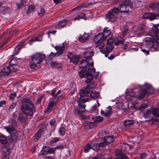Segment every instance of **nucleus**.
I'll use <instances>...</instances> for the list:
<instances>
[{
    "mask_svg": "<svg viewBox=\"0 0 159 159\" xmlns=\"http://www.w3.org/2000/svg\"><path fill=\"white\" fill-rule=\"evenodd\" d=\"M89 93L88 91L86 89H82L80 90L79 93L80 97L78 98L77 101L78 106L75 111V114L82 115L85 112L86 105L84 104L88 101V98L82 97L87 96Z\"/></svg>",
    "mask_w": 159,
    "mask_h": 159,
    "instance_id": "1",
    "label": "nucleus"
},
{
    "mask_svg": "<svg viewBox=\"0 0 159 159\" xmlns=\"http://www.w3.org/2000/svg\"><path fill=\"white\" fill-rule=\"evenodd\" d=\"M21 109L23 113L28 116H32L36 112L35 108L32 102L30 99L24 98L21 101Z\"/></svg>",
    "mask_w": 159,
    "mask_h": 159,
    "instance_id": "2",
    "label": "nucleus"
},
{
    "mask_svg": "<svg viewBox=\"0 0 159 159\" xmlns=\"http://www.w3.org/2000/svg\"><path fill=\"white\" fill-rule=\"evenodd\" d=\"M30 66L33 69H35L37 67V65L39 64L45 57V56L41 53H37L33 54L30 57Z\"/></svg>",
    "mask_w": 159,
    "mask_h": 159,
    "instance_id": "3",
    "label": "nucleus"
},
{
    "mask_svg": "<svg viewBox=\"0 0 159 159\" xmlns=\"http://www.w3.org/2000/svg\"><path fill=\"white\" fill-rule=\"evenodd\" d=\"M4 129L10 134L8 140L9 142L15 144L18 140V133L16 129L14 128L7 127H4Z\"/></svg>",
    "mask_w": 159,
    "mask_h": 159,
    "instance_id": "4",
    "label": "nucleus"
},
{
    "mask_svg": "<svg viewBox=\"0 0 159 159\" xmlns=\"http://www.w3.org/2000/svg\"><path fill=\"white\" fill-rule=\"evenodd\" d=\"M106 40L105 37H103L102 33H99L98 34L95 35L94 37L93 41L94 43L98 44L96 47L100 49V51L102 52V49L105 45L104 42Z\"/></svg>",
    "mask_w": 159,
    "mask_h": 159,
    "instance_id": "5",
    "label": "nucleus"
},
{
    "mask_svg": "<svg viewBox=\"0 0 159 159\" xmlns=\"http://www.w3.org/2000/svg\"><path fill=\"white\" fill-rule=\"evenodd\" d=\"M115 40L110 37L107 41V45L106 47L102 52L105 54V57H107L108 56V54L112 50L113 48L112 43L115 44Z\"/></svg>",
    "mask_w": 159,
    "mask_h": 159,
    "instance_id": "6",
    "label": "nucleus"
},
{
    "mask_svg": "<svg viewBox=\"0 0 159 159\" xmlns=\"http://www.w3.org/2000/svg\"><path fill=\"white\" fill-rule=\"evenodd\" d=\"M147 43L144 45H142L141 47V50L146 55H148L149 54V51L150 49L152 48L154 51H158V50L155 47L153 46L152 43H151L150 41H146Z\"/></svg>",
    "mask_w": 159,
    "mask_h": 159,
    "instance_id": "7",
    "label": "nucleus"
},
{
    "mask_svg": "<svg viewBox=\"0 0 159 159\" xmlns=\"http://www.w3.org/2000/svg\"><path fill=\"white\" fill-rule=\"evenodd\" d=\"M57 101L56 99L54 98L51 101L49 102L47 108L44 111L45 113L48 114L50 111H52L53 108L56 106Z\"/></svg>",
    "mask_w": 159,
    "mask_h": 159,
    "instance_id": "8",
    "label": "nucleus"
},
{
    "mask_svg": "<svg viewBox=\"0 0 159 159\" xmlns=\"http://www.w3.org/2000/svg\"><path fill=\"white\" fill-rule=\"evenodd\" d=\"M67 56L71 62L75 64H77L79 61L80 58L78 56L73 55L71 53H68Z\"/></svg>",
    "mask_w": 159,
    "mask_h": 159,
    "instance_id": "9",
    "label": "nucleus"
},
{
    "mask_svg": "<svg viewBox=\"0 0 159 159\" xmlns=\"http://www.w3.org/2000/svg\"><path fill=\"white\" fill-rule=\"evenodd\" d=\"M27 116L28 115L24 113L20 114L18 116V120L19 121L21 124H25L28 122V120Z\"/></svg>",
    "mask_w": 159,
    "mask_h": 159,
    "instance_id": "10",
    "label": "nucleus"
},
{
    "mask_svg": "<svg viewBox=\"0 0 159 159\" xmlns=\"http://www.w3.org/2000/svg\"><path fill=\"white\" fill-rule=\"evenodd\" d=\"M67 22V21L66 19L58 22L55 23L54 25L55 28L56 29H60L66 27V23Z\"/></svg>",
    "mask_w": 159,
    "mask_h": 159,
    "instance_id": "11",
    "label": "nucleus"
},
{
    "mask_svg": "<svg viewBox=\"0 0 159 159\" xmlns=\"http://www.w3.org/2000/svg\"><path fill=\"white\" fill-rule=\"evenodd\" d=\"M117 16L115 14L111 11H108L106 15V17L110 21L114 22L116 19Z\"/></svg>",
    "mask_w": 159,
    "mask_h": 159,
    "instance_id": "12",
    "label": "nucleus"
},
{
    "mask_svg": "<svg viewBox=\"0 0 159 159\" xmlns=\"http://www.w3.org/2000/svg\"><path fill=\"white\" fill-rule=\"evenodd\" d=\"M111 107L109 106L107 107L105 111L102 110L101 111V114L102 116L109 117L111 116Z\"/></svg>",
    "mask_w": 159,
    "mask_h": 159,
    "instance_id": "13",
    "label": "nucleus"
},
{
    "mask_svg": "<svg viewBox=\"0 0 159 159\" xmlns=\"http://www.w3.org/2000/svg\"><path fill=\"white\" fill-rule=\"evenodd\" d=\"M118 7L119 8L120 13L122 14L123 13H128L129 12L131 11L127 9V7L123 3L119 6Z\"/></svg>",
    "mask_w": 159,
    "mask_h": 159,
    "instance_id": "14",
    "label": "nucleus"
},
{
    "mask_svg": "<svg viewBox=\"0 0 159 159\" xmlns=\"http://www.w3.org/2000/svg\"><path fill=\"white\" fill-rule=\"evenodd\" d=\"M61 46H57L54 47L55 48L57 51V56L62 54L65 50V47L64 43H62Z\"/></svg>",
    "mask_w": 159,
    "mask_h": 159,
    "instance_id": "15",
    "label": "nucleus"
},
{
    "mask_svg": "<svg viewBox=\"0 0 159 159\" xmlns=\"http://www.w3.org/2000/svg\"><path fill=\"white\" fill-rule=\"evenodd\" d=\"M145 41H150L151 43H156L159 44V37L158 36H156L154 38L146 37L144 39Z\"/></svg>",
    "mask_w": 159,
    "mask_h": 159,
    "instance_id": "16",
    "label": "nucleus"
},
{
    "mask_svg": "<svg viewBox=\"0 0 159 159\" xmlns=\"http://www.w3.org/2000/svg\"><path fill=\"white\" fill-rule=\"evenodd\" d=\"M91 149H92L96 151V149L94 146V143L91 144L87 143L86 144L84 148V151L85 153H87L89 152Z\"/></svg>",
    "mask_w": 159,
    "mask_h": 159,
    "instance_id": "17",
    "label": "nucleus"
},
{
    "mask_svg": "<svg viewBox=\"0 0 159 159\" xmlns=\"http://www.w3.org/2000/svg\"><path fill=\"white\" fill-rule=\"evenodd\" d=\"M148 93V88H146L140 90L139 92V96L137 97L138 98L142 99Z\"/></svg>",
    "mask_w": 159,
    "mask_h": 159,
    "instance_id": "18",
    "label": "nucleus"
},
{
    "mask_svg": "<svg viewBox=\"0 0 159 159\" xmlns=\"http://www.w3.org/2000/svg\"><path fill=\"white\" fill-rule=\"evenodd\" d=\"M94 145L96 149V151H97L99 149L101 148L105 147L107 145V143H106L103 139V142L100 143H94Z\"/></svg>",
    "mask_w": 159,
    "mask_h": 159,
    "instance_id": "19",
    "label": "nucleus"
},
{
    "mask_svg": "<svg viewBox=\"0 0 159 159\" xmlns=\"http://www.w3.org/2000/svg\"><path fill=\"white\" fill-rule=\"evenodd\" d=\"M89 37V34L84 33L83 35L80 34L78 37V40L80 42H84L87 41Z\"/></svg>",
    "mask_w": 159,
    "mask_h": 159,
    "instance_id": "20",
    "label": "nucleus"
},
{
    "mask_svg": "<svg viewBox=\"0 0 159 159\" xmlns=\"http://www.w3.org/2000/svg\"><path fill=\"white\" fill-rule=\"evenodd\" d=\"M86 58L85 57H83L80 62V66L82 68H85L89 64V62L86 60Z\"/></svg>",
    "mask_w": 159,
    "mask_h": 159,
    "instance_id": "21",
    "label": "nucleus"
},
{
    "mask_svg": "<svg viewBox=\"0 0 159 159\" xmlns=\"http://www.w3.org/2000/svg\"><path fill=\"white\" fill-rule=\"evenodd\" d=\"M93 74H95L92 72H88L86 76L87 80L85 82L87 84L89 83L93 79Z\"/></svg>",
    "mask_w": 159,
    "mask_h": 159,
    "instance_id": "22",
    "label": "nucleus"
},
{
    "mask_svg": "<svg viewBox=\"0 0 159 159\" xmlns=\"http://www.w3.org/2000/svg\"><path fill=\"white\" fill-rule=\"evenodd\" d=\"M99 93L95 91H93L92 92L90 95V98L93 99H96L99 97Z\"/></svg>",
    "mask_w": 159,
    "mask_h": 159,
    "instance_id": "23",
    "label": "nucleus"
},
{
    "mask_svg": "<svg viewBox=\"0 0 159 159\" xmlns=\"http://www.w3.org/2000/svg\"><path fill=\"white\" fill-rule=\"evenodd\" d=\"M43 130L44 129L43 128H41L38 132L35 134L34 136V138L37 141L39 139Z\"/></svg>",
    "mask_w": 159,
    "mask_h": 159,
    "instance_id": "24",
    "label": "nucleus"
},
{
    "mask_svg": "<svg viewBox=\"0 0 159 159\" xmlns=\"http://www.w3.org/2000/svg\"><path fill=\"white\" fill-rule=\"evenodd\" d=\"M111 34V31L110 30L108 29V28L105 27L103 30V33L102 35H103V37H105L106 39H107V37L109 36Z\"/></svg>",
    "mask_w": 159,
    "mask_h": 159,
    "instance_id": "25",
    "label": "nucleus"
},
{
    "mask_svg": "<svg viewBox=\"0 0 159 159\" xmlns=\"http://www.w3.org/2000/svg\"><path fill=\"white\" fill-rule=\"evenodd\" d=\"M2 72L4 75H8L11 72V68H10L9 66H7L4 67L2 70Z\"/></svg>",
    "mask_w": 159,
    "mask_h": 159,
    "instance_id": "26",
    "label": "nucleus"
},
{
    "mask_svg": "<svg viewBox=\"0 0 159 159\" xmlns=\"http://www.w3.org/2000/svg\"><path fill=\"white\" fill-rule=\"evenodd\" d=\"M9 152L7 149H5L3 150L2 154V159H9Z\"/></svg>",
    "mask_w": 159,
    "mask_h": 159,
    "instance_id": "27",
    "label": "nucleus"
},
{
    "mask_svg": "<svg viewBox=\"0 0 159 159\" xmlns=\"http://www.w3.org/2000/svg\"><path fill=\"white\" fill-rule=\"evenodd\" d=\"M116 156L119 157L116 159H127L126 155L121 151H119L116 153Z\"/></svg>",
    "mask_w": 159,
    "mask_h": 159,
    "instance_id": "28",
    "label": "nucleus"
},
{
    "mask_svg": "<svg viewBox=\"0 0 159 159\" xmlns=\"http://www.w3.org/2000/svg\"><path fill=\"white\" fill-rule=\"evenodd\" d=\"M85 125L88 126L90 129L94 128L97 125L96 123L95 122H92L85 121Z\"/></svg>",
    "mask_w": 159,
    "mask_h": 159,
    "instance_id": "29",
    "label": "nucleus"
},
{
    "mask_svg": "<svg viewBox=\"0 0 159 159\" xmlns=\"http://www.w3.org/2000/svg\"><path fill=\"white\" fill-rule=\"evenodd\" d=\"M103 139L105 142L106 143L107 145L109 144L114 141L113 137L110 136H107Z\"/></svg>",
    "mask_w": 159,
    "mask_h": 159,
    "instance_id": "30",
    "label": "nucleus"
},
{
    "mask_svg": "<svg viewBox=\"0 0 159 159\" xmlns=\"http://www.w3.org/2000/svg\"><path fill=\"white\" fill-rule=\"evenodd\" d=\"M11 125L5 126V127H9L10 128L11 127L14 128L15 129H16V128L17 126V124L16 120L13 119H12L11 120Z\"/></svg>",
    "mask_w": 159,
    "mask_h": 159,
    "instance_id": "31",
    "label": "nucleus"
},
{
    "mask_svg": "<svg viewBox=\"0 0 159 159\" xmlns=\"http://www.w3.org/2000/svg\"><path fill=\"white\" fill-rule=\"evenodd\" d=\"M150 7L152 10L159 11V3H153L151 4Z\"/></svg>",
    "mask_w": 159,
    "mask_h": 159,
    "instance_id": "32",
    "label": "nucleus"
},
{
    "mask_svg": "<svg viewBox=\"0 0 159 159\" xmlns=\"http://www.w3.org/2000/svg\"><path fill=\"white\" fill-rule=\"evenodd\" d=\"M59 140V138H52L50 142V145L52 146H54L56 145V143Z\"/></svg>",
    "mask_w": 159,
    "mask_h": 159,
    "instance_id": "33",
    "label": "nucleus"
},
{
    "mask_svg": "<svg viewBox=\"0 0 159 159\" xmlns=\"http://www.w3.org/2000/svg\"><path fill=\"white\" fill-rule=\"evenodd\" d=\"M93 53L94 52L93 51H88L86 52V54H90V55L89 56H88V57H86V60L88 61V62L91 61L92 60V58L91 57L93 56Z\"/></svg>",
    "mask_w": 159,
    "mask_h": 159,
    "instance_id": "34",
    "label": "nucleus"
},
{
    "mask_svg": "<svg viewBox=\"0 0 159 159\" xmlns=\"http://www.w3.org/2000/svg\"><path fill=\"white\" fill-rule=\"evenodd\" d=\"M152 114L155 117H159V109L156 108L152 109Z\"/></svg>",
    "mask_w": 159,
    "mask_h": 159,
    "instance_id": "35",
    "label": "nucleus"
},
{
    "mask_svg": "<svg viewBox=\"0 0 159 159\" xmlns=\"http://www.w3.org/2000/svg\"><path fill=\"white\" fill-rule=\"evenodd\" d=\"M125 6L128 7L131 10L132 8V2L130 0H125L123 2V3Z\"/></svg>",
    "mask_w": 159,
    "mask_h": 159,
    "instance_id": "36",
    "label": "nucleus"
},
{
    "mask_svg": "<svg viewBox=\"0 0 159 159\" xmlns=\"http://www.w3.org/2000/svg\"><path fill=\"white\" fill-rule=\"evenodd\" d=\"M88 72H92L95 73V69L94 68L93 64H90L89 66L88 70H86Z\"/></svg>",
    "mask_w": 159,
    "mask_h": 159,
    "instance_id": "37",
    "label": "nucleus"
},
{
    "mask_svg": "<svg viewBox=\"0 0 159 159\" xmlns=\"http://www.w3.org/2000/svg\"><path fill=\"white\" fill-rule=\"evenodd\" d=\"M0 138V141L2 143L6 144L7 143V140L6 137L2 135Z\"/></svg>",
    "mask_w": 159,
    "mask_h": 159,
    "instance_id": "38",
    "label": "nucleus"
},
{
    "mask_svg": "<svg viewBox=\"0 0 159 159\" xmlns=\"http://www.w3.org/2000/svg\"><path fill=\"white\" fill-rule=\"evenodd\" d=\"M42 37L41 36H39L38 37H33L31 40L30 41V43L32 42H33L35 41H41L42 40Z\"/></svg>",
    "mask_w": 159,
    "mask_h": 159,
    "instance_id": "39",
    "label": "nucleus"
},
{
    "mask_svg": "<svg viewBox=\"0 0 159 159\" xmlns=\"http://www.w3.org/2000/svg\"><path fill=\"white\" fill-rule=\"evenodd\" d=\"M134 123L133 120H126L124 123V126H127L132 125Z\"/></svg>",
    "mask_w": 159,
    "mask_h": 159,
    "instance_id": "40",
    "label": "nucleus"
},
{
    "mask_svg": "<svg viewBox=\"0 0 159 159\" xmlns=\"http://www.w3.org/2000/svg\"><path fill=\"white\" fill-rule=\"evenodd\" d=\"M48 148L47 147L43 148L41 151L40 152V154L41 155H46L48 153Z\"/></svg>",
    "mask_w": 159,
    "mask_h": 159,
    "instance_id": "41",
    "label": "nucleus"
},
{
    "mask_svg": "<svg viewBox=\"0 0 159 159\" xmlns=\"http://www.w3.org/2000/svg\"><path fill=\"white\" fill-rule=\"evenodd\" d=\"M87 73L86 70H82L79 72V75L80 77L83 78L86 76Z\"/></svg>",
    "mask_w": 159,
    "mask_h": 159,
    "instance_id": "42",
    "label": "nucleus"
},
{
    "mask_svg": "<svg viewBox=\"0 0 159 159\" xmlns=\"http://www.w3.org/2000/svg\"><path fill=\"white\" fill-rule=\"evenodd\" d=\"M85 18V15H84L82 13H80L79 15H78L73 20H79L80 19H84Z\"/></svg>",
    "mask_w": 159,
    "mask_h": 159,
    "instance_id": "43",
    "label": "nucleus"
},
{
    "mask_svg": "<svg viewBox=\"0 0 159 159\" xmlns=\"http://www.w3.org/2000/svg\"><path fill=\"white\" fill-rule=\"evenodd\" d=\"M26 3V0H21V1L19 4H16L18 9H20L22 8L24 5Z\"/></svg>",
    "mask_w": 159,
    "mask_h": 159,
    "instance_id": "44",
    "label": "nucleus"
},
{
    "mask_svg": "<svg viewBox=\"0 0 159 159\" xmlns=\"http://www.w3.org/2000/svg\"><path fill=\"white\" fill-rule=\"evenodd\" d=\"M93 120L94 121L98 122H100L103 120V118L102 116H98L94 117Z\"/></svg>",
    "mask_w": 159,
    "mask_h": 159,
    "instance_id": "45",
    "label": "nucleus"
},
{
    "mask_svg": "<svg viewBox=\"0 0 159 159\" xmlns=\"http://www.w3.org/2000/svg\"><path fill=\"white\" fill-rule=\"evenodd\" d=\"M159 17V16L155 13H151V16L149 17V19L151 20H152L154 19H157Z\"/></svg>",
    "mask_w": 159,
    "mask_h": 159,
    "instance_id": "46",
    "label": "nucleus"
},
{
    "mask_svg": "<svg viewBox=\"0 0 159 159\" xmlns=\"http://www.w3.org/2000/svg\"><path fill=\"white\" fill-rule=\"evenodd\" d=\"M110 11L112 13L115 14L116 15V16L120 12L118 7L113 8Z\"/></svg>",
    "mask_w": 159,
    "mask_h": 159,
    "instance_id": "47",
    "label": "nucleus"
},
{
    "mask_svg": "<svg viewBox=\"0 0 159 159\" xmlns=\"http://www.w3.org/2000/svg\"><path fill=\"white\" fill-rule=\"evenodd\" d=\"M65 129L64 127L60 128L59 130V133L60 135L64 136L65 134Z\"/></svg>",
    "mask_w": 159,
    "mask_h": 159,
    "instance_id": "48",
    "label": "nucleus"
},
{
    "mask_svg": "<svg viewBox=\"0 0 159 159\" xmlns=\"http://www.w3.org/2000/svg\"><path fill=\"white\" fill-rule=\"evenodd\" d=\"M151 112L152 113V109H149L144 115V117L147 119L149 118Z\"/></svg>",
    "mask_w": 159,
    "mask_h": 159,
    "instance_id": "49",
    "label": "nucleus"
},
{
    "mask_svg": "<svg viewBox=\"0 0 159 159\" xmlns=\"http://www.w3.org/2000/svg\"><path fill=\"white\" fill-rule=\"evenodd\" d=\"M50 65L52 67L59 68L61 66L59 63L54 61L51 62Z\"/></svg>",
    "mask_w": 159,
    "mask_h": 159,
    "instance_id": "50",
    "label": "nucleus"
},
{
    "mask_svg": "<svg viewBox=\"0 0 159 159\" xmlns=\"http://www.w3.org/2000/svg\"><path fill=\"white\" fill-rule=\"evenodd\" d=\"M134 93H133V94H129V93H126V99L128 101H131L132 99V98L133 97L134 95Z\"/></svg>",
    "mask_w": 159,
    "mask_h": 159,
    "instance_id": "51",
    "label": "nucleus"
},
{
    "mask_svg": "<svg viewBox=\"0 0 159 159\" xmlns=\"http://www.w3.org/2000/svg\"><path fill=\"white\" fill-rule=\"evenodd\" d=\"M35 9L34 7L32 5H30L28 7V9L26 13L27 14H29L31 12L34 11Z\"/></svg>",
    "mask_w": 159,
    "mask_h": 159,
    "instance_id": "52",
    "label": "nucleus"
},
{
    "mask_svg": "<svg viewBox=\"0 0 159 159\" xmlns=\"http://www.w3.org/2000/svg\"><path fill=\"white\" fill-rule=\"evenodd\" d=\"M158 25V24L154 25V27L152 29V30L155 33L159 34V28L157 27Z\"/></svg>",
    "mask_w": 159,
    "mask_h": 159,
    "instance_id": "53",
    "label": "nucleus"
},
{
    "mask_svg": "<svg viewBox=\"0 0 159 159\" xmlns=\"http://www.w3.org/2000/svg\"><path fill=\"white\" fill-rule=\"evenodd\" d=\"M124 43V40L123 39H118L117 41L115 40V44L116 45H119L120 44H123Z\"/></svg>",
    "mask_w": 159,
    "mask_h": 159,
    "instance_id": "54",
    "label": "nucleus"
},
{
    "mask_svg": "<svg viewBox=\"0 0 159 159\" xmlns=\"http://www.w3.org/2000/svg\"><path fill=\"white\" fill-rule=\"evenodd\" d=\"M17 62L16 60L15 59H12L11 60L9 66H15L17 65Z\"/></svg>",
    "mask_w": 159,
    "mask_h": 159,
    "instance_id": "55",
    "label": "nucleus"
},
{
    "mask_svg": "<svg viewBox=\"0 0 159 159\" xmlns=\"http://www.w3.org/2000/svg\"><path fill=\"white\" fill-rule=\"evenodd\" d=\"M25 42H22L19 43L16 46V49H19L20 50L24 46Z\"/></svg>",
    "mask_w": 159,
    "mask_h": 159,
    "instance_id": "56",
    "label": "nucleus"
},
{
    "mask_svg": "<svg viewBox=\"0 0 159 159\" xmlns=\"http://www.w3.org/2000/svg\"><path fill=\"white\" fill-rule=\"evenodd\" d=\"M10 68H11V72H15L17 70V65L15 66H9Z\"/></svg>",
    "mask_w": 159,
    "mask_h": 159,
    "instance_id": "57",
    "label": "nucleus"
},
{
    "mask_svg": "<svg viewBox=\"0 0 159 159\" xmlns=\"http://www.w3.org/2000/svg\"><path fill=\"white\" fill-rule=\"evenodd\" d=\"M148 107L147 104L145 103H143L139 106V110H142Z\"/></svg>",
    "mask_w": 159,
    "mask_h": 159,
    "instance_id": "58",
    "label": "nucleus"
},
{
    "mask_svg": "<svg viewBox=\"0 0 159 159\" xmlns=\"http://www.w3.org/2000/svg\"><path fill=\"white\" fill-rule=\"evenodd\" d=\"M93 87L94 86H91L90 85H88L86 86L84 89H86V90L88 91V92L89 93L91 90L93 88Z\"/></svg>",
    "mask_w": 159,
    "mask_h": 159,
    "instance_id": "59",
    "label": "nucleus"
},
{
    "mask_svg": "<svg viewBox=\"0 0 159 159\" xmlns=\"http://www.w3.org/2000/svg\"><path fill=\"white\" fill-rule=\"evenodd\" d=\"M45 13V10L44 9L42 8L40 11V12L39 13V15L40 17L42 16Z\"/></svg>",
    "mask_w": 159,
    "mask_h": 159,
    "instance_id": "60",
    "label": "nucleus"
},
{
    "mask_svg": "<svg viewBox=\"0 0 159 159\" xmlns=\"http://www.w3.org/2000/svg\"><path fill=\"white\" fill-rule=\"evenodd\" d=\"M16 96V93H13L11 94L10 95V99L11 100H12L15 98Z\"/></svg>",
    "mask_w": 159,
    "mask_h": 159,
    "instance_id": "61",
    "label": "nucleus"
},
{
    "mask_svg": "<svg viewBox=\"0 0 159 159\" xmlns=\"http://www.w3.org/2000/svg\"><path fill=\"white\" fill-rule=\"evenodd\" d=\"M16 105V103H13L11 104L10 106L9 109V111H11L12 110L15 108V107Z\"/></svg>",
    "mask_w": 159,
    "mask_h": 159,
    "instance_id": "62",
    "label": "nucleus"
},
{
    "mask_svg": "<svg viewBox=\"0 0 159 159\" xmlns=\"http://www.w3.org/2000/svg\"><path fill=\"white\" fill-rule=\"evenodd\" d=\"M151 13L150 12H147L144 14L143 15V17L144 18H149V16H151Z\"/></svg>",
    "mask_w": 159,
    "mask_h": 159,
    "instance_id": "63",
    "label": "nucleus"
},
{
    "mask_svg": "<svg viewBox=\"0 0 159 159\" xmlns=\"http://www.w3.org/2000/svg\"><path fill=\"white\" fill-rule=\"evenodd\" d=\"M55 149L56 148H48V153H49V154L53 153L55 151Z\"/></svg>",
    "mask_w": 159,
    "mask_h": 159,
    "instance_id": "64",
    "label": "nucleus"
}]
</instances>
